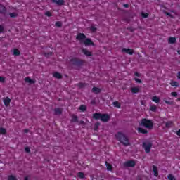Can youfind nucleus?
Masks as SVG:
<instances>
[{"label": "nucleus", "mask_w": 180, "mask_h": 180, "mask_svg": "<svg viewBox=\"0 0 180 180\" xmlns=\"http://www.w3.org/2000/svg\"><path fill=\"white\" fill-rule=\"evenodd\" d=\"M115 137H116L117 140H118V141H120V143H121V144H123L124 146V147H129L131 146L130 140L124 134H122L121 132H118L115 135Z\"/></svg>", "instance_id": "obj_1"}, {"label": "nucleus", "mask_w": 180, "mask_h": 180, "mask_svg": "<svg viewBox=\"0 0 180 180\" xmlns=\"http://www.w3.org/2000/svg\"><path fill=\"white\" fill-rule=\"evenodd\" d=\"M141 126H143V127H146V129H153V121L148 119H142L140 123Z\"/></svg>", "instance_id": "obj_2"}, {"label": "nucleus", "mask_w": 180, "mask_h": 180, "mask_svg": "<svg viewBox=\"0 0 180 180\" xmlns=\"http://www.w3.org/2000/svg\"><path fill=\"white\" fill-rule=\"evenodd\" d=\"M151 147H153V143L151 142L146 141L143 143V148L146 153H150V151H151Z\"/></svg>", "instance_id": "obj_3"}, {"label": "nucleus", "mask_w": 180, "mask_h": 180, "mask_svg": "<svg viewBox=\"0 0 180 180\" xmlns=\"http://www.w3.org/2000/svg\"><path fill=\"white\" fill-rule=\"evenodd\" d=\"M86 37L85 36V34L82 33H79L77 36V40H79V41H80V43H84V41L85 40Z\"/></svg>", "instance_id": "obj_4"}, {"label": "nucleus", "mask_w": 180, "mask_h": 180, "mask_svg": "<svg viewBox=\"0 0 180 180\" xmlns=\"http://www.w3.org/2000/svg\"><path fill=\"white\" fill-rule=\"evenodd\" d=\"M109 119H110V117L108 114H101V122H109Z\"/></svg>", "instance_id": "obj_5"}, {"label": "nucleus", "mask_w": 180, "mask_h": 180, "mask_svg": "<svg viewBox=\"0 0 180 180\" xmlns=\"http://www.w3.org/2000/svg\"><path fill=\"white\" fill-rule=\"evenodd\" d=\"M124 167H134V165H136V161L135 160L127 161L124 164Z\"/></svg>", "instance_id": "obj_6"}, {"label": "nucleus", "mask_w": 180, "mask_h": 180, "mask_svg": "<svg viewBox=\"0 0 180 180\" xmlns=\"http://www.w3.org/2000/svg\"><path fill=\"white\" fill-rule=\"evenodd\" d=\"M84 43V44L85 46H94V42H92V41L91 40V39H86L84 40V41L82 42Z\"/></svg>", "instance_id": "obj_7"}, {"label": "nucleus", "mask_w": 180, "mask_h": 180, "mask_svg": "<svg viewBox=\"0 0 180 180\" xmlns=\"http://www.w3.org/2000/svg\"><path fill=\"white\" fill-rule=\"evenodd\" d=\"M122 52L127 53V54H129L130 56H131V55H133L134 51L131 49L124 48V49H122Z\"/></svg>", "instance_id": "obj_8"}, {"label": "nucleus", "mask_w": 180, "mask_h": 180, "mask_svg": "<svg viewBox=\"0 0 180 180\" xmlns=\"http://www.w3.org/2000/svg\"><path fill=\"white\" fill-rule=\"evenodd\" d=\"M82 53H84V54L85 56H87L88 57H91V56H92V52L88 51V49H83Z\"/></svg>", "instance_id": "obj_9"}, {"label": "nucleus", "mask_w": 180, "mask_h": 180, "mask_svg": "<svg viewBox=\"0 0 180 180\" xmlns=\"http://www.w3.org/2000/svg\"><path fill=\"white\" fill-rule=\"evenodd\" d=\"M131 94H139L140 92V87H131Z\"/></svg>", "instance_id": "obj_10"}, {"label": "nucleus", "mask_w": 180, "mask_h": 180, "mask_svg": "<svg viewBox=\"0 0 180 180\" xmlns=\"http://www.w3.org/2000/svg\"><path fill=\"white\" fill-rule=\"evenodd\" d=\"M4 103L5 106H9V105L11 103V98H9V97H6L4 99Z\"/></svg>", "instance_id": "obj_11"}, {"label": "nucleus", "mask_w": 180, "mask_h": 180, "mask_svg": "<svg viewBox=\"0 0 180 180\" xmlns=\"http://www.w3.org/2000/svg\"><path fill=\"white\" fill-rule=\"evenodd\" d=\"M11 51H12L13 56H20V51H18V49H14Z\"/></svg>", "instance_id": "obj_12"}, {"label": "nucleus", "mask_w": 180, "mask_h": 180, "mask_svg": "<svg viewBox=\"0 0 180 180\" xmlns=\"http://www.w3.org/2000/svg\"><path fill=\"white\" fill-rule=\"evenodd\" d=\"M151 100L153 101V102H155V103H159L160 102V98L157 96H154L153 97H152Z\"/></svg>", "instance_id": "obj_13"}, {"label": "nucleus", "mask_w": 180, "mask_h": 180, "mask_svg": "<svg viewBox=\"0 0 180 180\" xmlns=\"http://www.w3.org/2000/svg\"><path fill=\"white\" fill-rule=\"evenodd\" d=\"M65 2V1L64 0H56V1H53L54 4L60 6L64 5Z\"/></svg>", "instance_id": "obj_14"}, {"label": "nucleus", "mask_w": 180, "mask_h": 180, "mask_svg": "<svg viewBox=\"0 0 180 180\" xmlns=\"http://www.w3.org/2000/svg\"><path fill=\"white\" fill-rule=\"evenodd\" d=\"M102 114L101 113H95L93 115V117L96 120H101V119Z\"/></svg>", "instance_id": "obj_15"}, {"label": "nucleus", "mask_w": 180, "mask_h": 180, "mask_svg": "<svg viewBox=\"0 0 180 180\" xmlns=\"http://www.w3.org/2000/svg\"><path fill=\"white\" fill-rule=\"evenodd\" d=\"M176 41V39L174 37H169V44H174Z\"/></svg>", "instance_id": "obj_16"}, {"label": "nucleus", "mask_w": 180, "mask_h": 180, "mask_svg": "<svg viewBox=\"0 0 180 180\" xmlns=\"http://www.w3.org/2000/svg\"><path fill=\"white\" fill-rule=\"evenodd\" d=\"M53 77L55 78H57L58 79H60V78H63V76L60 73H58L57 72L53 73Z\"/></svg>", "instance_id": "obj_17"}, {"label": "nucleus", "mask_w": 180, "mask_h": 180, "mask_svg": "<svg viewBox=\"0 0 180 180\" xmlns=\"http://www.w3.org/2000/svg\"><path fill=\"white\" fill-rule=\"evenodd\" d=\"M25 82H27L28 84H34L35 81L30 79V77H26L25 79Z\"/></svg>", "instance_id": "obj_18"}, {"label": "nucleus", "mask_w": 180, "mask_h": 180, "mask_svg": "<svg viewBox=\"0 0 180 180\" xmlns=\"http://www.w3.org/2000/svg\"><path fill=\"white\" fill-rule=\"evenodd\" d=\"M112 105L115 108H117V109H120V106H121L120 103L115 101L112 103Z\"/></svg>", "instance_id": "obj_19"}, {"label": "nucleus", "mask_w": 180, "mask_h": 180, "mask_svg": "<svg viewBox=\"0 0 180 180\" xmlns=\"http://www.w3.org/2000/svg\"><path fill=\"white\" fill-rule=\"evenodd\" d=\"M174 13V15L172 14ZM165 15H167V16H170V18H175V13L172 11L171 13L165 12Z\"/></svg>", "instance_id": "obj_20"}, {"label": "nucleus", "mask_w": 180, "mask_h": 180, "mask_svg": "<svg viewBox=\"0 0 180 180\" xmlns=\"http://www.w3.org/2000/svg\"><path fill=\"white\" fill-rule=\"evenodd\" d=\"M92 92H94V94H99V92H101V89L98 87H94L92 89Z\"/></svg>", "instance_id": "obj_21"}, {"label": "nucleus", "mask_w": 180, "mask_h": 180, "mask_svg": "<svg viewBox=\"0 0 180 180\" xmlns=\"http://www.w3.org/2000/svg\"><path fill=\"white\" fill-rule=\"evenodd\" d=\"M153 168L155 176H158V169L155 166H153Z\"/></svg>", "instance_id": "obj_22"}, {"label": "nucleus", "mask_w": 180, "mask_h": 180, "mask_svg": "<svg viewBox=\"0 0 180 180\" xmlns=\"http://www.w3.org/2000/svg\"><path fill=\"white\" fill-rule=\"evenodd\" d=\"M170 85L172 86H179V82H176L175 81H172L171 83H170Z\"/></svg>", "instance_id": "obj_23"}, {"label": "nucleus", "mask_w": 180, "mask_h": 180, "mask_svg": "<svg viewBox=\"0 0 180 180\" xmlns=\"http://www.w3.org/2000/svg\"><path fill=\"white\" fill-rule=\"evenodd\" d=\"M138 131L139 133H142L143 134H146L147 130L143 129V128H138Z\"/></svg>", "instance_id": "obj_24"}, {"label": "nucleus", "mask_w": 180, "mask_h": 180, "mask_svg": "<svg viewBox=\"0 0 180 180\" xmlns=\"http://www.w3.org/2000/svg\"><path fill=\"white\" fill-rule=\"evenodd\" d=\"M77 176L79 178H80L81 179H84V178H85V174H84V173H82V172H79L77 174Z\"/></svg>", "instance_id": "obj_25"}, {"label": "nucleus", "mask_w": 180, "mask_h": 180, "mask_svg": "<svg viewBox=\"0 0 180 180\" xmlns=\"http://www.w3.org/2000/svg\"><path fill=\"white\" fill-rule=\"evenodd\" d=\"M105 165L108 171H112V165L108 163V162H105Z\"/></svg>", "instance_id": "obj_26"}, {"label": "nucleus", "mask_w": 180, "mask_h": 180, "mask_svg": "<svg viewBox=\"0 0 180 180\" xmlns=\"http://www.w3.org/2000/svg\"><path fill=\"white\" fill-rule=\"evenodd\" d=\"M0 134H6V129L5 128H0Z\"/></svg>", "instance_id": "obj_27"}, {"label": "nucleus", "mask_w": 180, "mask_h": 180, "mask_svg": "<svg viewBox=\"0 0 180 180\" xmlns=\"http://www.w3.org/2000/svg\"><path fill=\"white\" fill-rule=\"evenodd\" d=\"M61 109L60 108H56L55 109V115H61Z\"/></svg>", "instance_id": "obj_28"}, {"label": "nucleus", "mask_w": 180, "mask_h": 180, "mask_svg": "<svg viewBox=\"0 0 180 180\" xmlns=\"http://www.w3.org/2000/svg\"><path fill=\"white\" fill-rule=\"evenodd\" d=\"M79 110H81L82 112H85V110H86V106L85 105H81L79 108Z\"/></svg>", "instance_id": "obj_29"}, {"label": "nucleus", "mask_w": 180, "mask_h": 180, "mask_svg": "<svg viewBox=\"0 0 180 180\" xmlns=\"http://www.w3.org/2000/svg\"><path fill=\"white\" fill-rule=\"evenodd\" d=\"M150 110H151V112H156L157 111V106L155 105H151Z\"/></svg>", "instance_id": "obj_30"}, {"label": "nucleus", "mask_w": 180, "mask_h": 180, "mask_svg": "<svg viewBox=\"0 0 180 180\" xmlns=\"http://www.w3.org/2000/svg\"><path fill=\"white\" fill-rule=\"evenodd\" d=\"M56 26L57 27H61L63 26V22H61V21H57L56 22Z\"/></svg>", "instance_id": "obj_31"}, {"label": "nucleus", "mask_w": 180, "mask_h": 180, "mask_svg": "<svg viewBox=\"0 0 180 180\" xmlns=\"http://www.w3.org/2000/svg\"><path fill=\"white\" fill-rule=\"evenodd\" d=\"M166 127H172V121H168L166 122Z\"/></svg>", "instance_id": "obj_32"}, {"label": "nucleus", "mask_w": 180, "mask_h": 180, "mask_svg": "<svg viewBox=\"0 0 180 180\" xmlns=\"http://www.w3.org/2000/svg\"><path fill=\"white\" fill-rule=\"evenodd\" d=\"M167 178H168L169 180H176V179H175V177L172 174H169L167 176Z\"/></svg>", "instance_id": "obj_33"}, {"label": "nucleus", "mask_w": 180, "mask_h": 180, "mask_svg": "<svg viewBox=\"0 0 180 180\" xmlns=\"http://www.w3.org/2000/svg\"><path fill=\"white\" fill-rule=\"evenodd\" d=\"M8 180H18V179H16V176H15L13 175H10L8 176Z\"/></svg>", "instance_id": "obj_34"}, {"label": "nucleus", "mask_w": 180, "mask_h": 180, "mask_svg": "<svg viewBox=\"0 0 180 180\" xmlns=\"http://www.w3.org/2000/svg\"><path fill=\"white\" fill-rule=\"evenodd\" d=\"M72 122H78V117L73 115L72 117Z\"/></svg>", "instance_id": "obj_35"}, {"label": "nucleus", "mask_w": 180, "mask_h": 180, "mask_svg": "<svg viewBox=\"0 0 180 180\" xmlns=\"http://www.w3.org/2000/svg\"><path fill=\"white\" fill-rule=\"evenodd\" d=\"M16 16H18V13H10L11 18H16Z\"/></svg>", "instance_id": "obj_36"}, {"label": "nucleus", "mask_w": 180, "mask_h": 180, "mask_svg": "<svg viewBox=\"0 0 180 180\" xmlns=\"http://www.w3.org/2000/svg\"><path fill=\"white\" fill-rule=\"evenodd\" d=\"M142 18H148V13H141Z\"/></svg>", "instance_id": "obj_37"}, {"label": "nucleus", "mask_w": 180, "mask_h": 180, "mask_svg": "<svg viewBox=\"0 0 180 180\" xmlns=\"http://www.w3.org/2000/svg\"><path fill=\"white\" fill-rule=\"evenodd\" d=\"M5 11V6L0 4V12H4Z\"/></svg>", "instance_id": "obj_38"}, {"label": "nucleus", "mask_w": 180, "mask_h": 180, "mask_svg": "<svg viewBox=\"0 0 180 180\" xmlns=\"http://www.w3.org/2000/svg\"><path fill=\"white\" fill-rule=\"evenodd\" d=\"M46 16H48L49 18H50L51 16V13L50 11H46L45 13Z\"/></svg>", "instance_id": "obj_39"}, {"label": "nucleus", "mask_w": 180, "mask_h": 180, "mask_svg": "<svg viewBox=\"0 0 180 180\" xmlns=\"http://www.w3.org/2000/svg\"><path fill=\"white\" fill-rule=\"evenodd\" d=\"M5 30V28L4 26L0 25V33H4V31Z\"/></svg>", "instance_id": "obj_40"}, {"label": "nucleus", "mask_w": 180, "mask_h": 180, "mask_svg": "<svg viewBox=\"0 0 180 180\" xmlns=\"http://www.w3.org/2000/svg\"><path fill=\"white\" fill-rule=\"evenodd\" d=\"M134 80L136 81V82H138L139 84H141V79L135 78Z\"/></svg>", "instance_id": "obj_41"}, {"label": "nucleus", "mask_w": 180, "mask_h": 180, "mask_svg": "<svg viewBox=\"0 0 180 180\" xmlns=\"http://www.w3.org/2000/svg\"><path fill=\"white\" fill-rule=\"evenodd\" d=\"M171 95H172V96H178V93H176V92H172Z\"/></svg>", "instance_id": "obj_42"}, {"label": "nucleus", "mask_w": 180, "mask_h": 180, "mask_svg": "<svg viewBox=\"0 0 180 180\" xmlns=\"http://www.w3.org/2000/svg\"><path fill=\"white\" fill-rule=\"evenodd\" d=\"M167 105H172V101H167V100H165L164 101Z\"/></svg>", "instance_id": "obj_43"}, {"label": "nucleus", "mask_w": 180, "mask_h": 180, "mask_svg": "<svg viewBox=\"0 0 180 180\" xmlns=\"http://www.w3.org/2000/svg\"><path fill=\"white\" fill-rule=\"evenodd\" d=\"M0 82H5V77H0Z\"/></svg>", "instance_id": "obj_44"}, {"label": "nucleus", "mask_w": 180, "mask_h": 180, "mask_svg": "<svg viewBox=\"0 0 180 180\" xmlns=\"http://www.w3.org/2000/svg\"><path fill=\"white\" fill-rule=\"evenodd\" d=\"M91 30L93 32H96V28L95 26H91Z\"/></svg>", "instance_id": "obj_45"}, {"label": "nucleus", "mask_w": 180, "mask_h": 180, "mask_svg": "<svg viewBox=\"0 0 180 180\" xmlns=\"http://www.w3.org/2000/svg\"><path fill=\"white\" fill-rule=\"evenodd\" d=\"M25 151L26 153H30V149L29 148H25Z\"/></svg>", "instance_id": "obj_46"}, {"label": "nucleus", "mask_w": 180, "mask_h": 180, "mask_svg": "<svg viewBox=\"0 0 180 180\" xmlns=\"http://www.w3.org/2000/svg\"><path fill=\"white\" fill-rule=\"evenodd\" d=\"M95 126H96V129L99 127V124H95Z\"/></svg>", "instance_id": "obj_47"}, {"label": "nucleus", "mask_w": 180, "mask_h": 180, "mask_svg": "<svg viewBox=\"0 0 180 180\" xmlns=\"http://www.w3.org/2000/svg\"><path fill=\"white\" fill-rule=\"evenodd\" d=\"M177 78L178 79H180V72H178Z\"/></svg>", "instance_id": "obj_48"}, {"label": "nucleus", "mask_w": 180, "mask_h": 180, "mask_svg": "<svg viewBox=\"0 0 180 180\" xmlns=\"http://www.w3.org/2000/svg\"><path fill=\"white\" fill-rule=\"evenodd\" d=\"M124 8H129V4H124Z\"/></svg>", "instance_id": "obj_49"}, {"label": "nucleus", "mask_w": 180, "mask_h": 180, "mask_svg": "<svg viewBox=\"0 0 180 180\" xmlns=\"http://www.w3.org/2000/svg\"><path fill=\"white\" fill-rule=\"evenodd\" d=\"M135 75H136V77H140V74H139L138 72H136Z\"/></svg>", "instance_id": "obj_50"}, {"label": "nucleus", "mask_w": 180, "mask_h": 180, "mask_svg": "<svg viewBox=\"0 0 180 180\" xmlns=\"http://www.w3.org/2000/svg\"><path fill=\"white\" fill-rule=\"evenodd\" d=\"M177 136H180V129L176 132Z\"/></svg>", "instance_id": "obj_51"}, {"label": "nucleus", "mask_w": 180, "mask_h": 180, "mask_svg": "<svg viewBox=\"0 0 180 180\" xmlns=\"http://www.w3.org/2000/svg\"><path fill=\"white\" fill-rule=\"evenodd\" d=\"M24 131H25V133H28L29 130L28 129H25Z\"/></svg>", "instance_id": "obj_52"}, {"label": "nucleus", "mask_w": 180, "mask_h": 180, "mask_svg": "<svg viewBox=\"0 0 180 180\" xmlns=\"http://www.w3.org/2000/svg\"><path fill=\"white\" fill-rule=\"evenodd\" d=\"M29 179V177L28 176H25V180H28Z\"/></svg>", "instance_id": "obj_53"}, {"label": "nucleus", "mask_w": 180, "mask_h": 180, "mask_svg": "<svg viewBox=\"0 0 180 180\" xmlns=\"http://www.w3.org/2000/svg\"><path fill=\"white\" fill-rule=\"evenodd\" d=\"M52 2H53V3L56 2V0H52Z\"/></svg>", "instance_id": "obj_54"}]
</instances>
